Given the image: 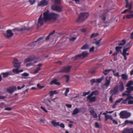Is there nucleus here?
<instances>
[{"label":"nucleus","mask_w":133,"mask_h":133,"mask_svg":"<svg viewBox=\"0 0 133 133\" xmlns=\"http://www.w3.org/2000/svg\"><path fill=\"white\" fill-rule=\"evenodd\" d=\"M112 78L111 77H109V78L107 77L106 78V82L104 84V85L108 87L110 83V82L111 79V78Z\"/></svg>","instance_id":"aec40b11"},{"label":"nucleus","mask_w":133,"mask_h":133,"mask_svg":"<svg viewBox=\"0 0 133 133\" xmlns=\"http://www.w3.org/2000/svg\"><path fill=\"white\" fill-rule=\"evenodd\" d=\"M35 2L36 1L35 0H34L33 1L31 0H29V2L30 3L31 5L34 4L35 3Z\"/></svg>","instance_id":"8fccbe9b"},{"label":"nucleus","mask_w":133,"mask_h":133,"mask_svg":"<svg viewBox=\"0 0 133 133\" xmlns=\"http://www.w3.org/2000/svg\"><path fill=\"white\" fill-rule=\"evenodd\" d=\"M132 3H128V4H127L126 3V5H125V7L126 8H128V7H129V8H130V7H131V9L132 8Z\"/></svg>","instance_id":"79ce46f5"},{"label":"nucleus","mask_w":133,"mask_h":133,"mask_svg":"<svg viewBox=\"0 0 133 133\" xmlns=\"http://www.w3.org/2000/svg\"><path fill=\"white\" fill-rule=\"evenodd\" d=\"M22 75L24 76H29V74L26 72H24L22 74Z\"/></svg>","instance_id":"3c124183"},{"label":"nucleus","mask_w":133,"mask_h":133,"mask_svg":"<svg viewBox=\"0 0 133 133\" xmlns=\"http://www.w3.org/2000/svg\"><path fill=\"white\" fill-rule=\"evenodd\" d=\"M126 88L127 90L125 92L123 93L122 94V96H129L131 95V91H133V86H130V87H127Z\"/></svg>","instance_id":"20e7f679"},{"label":"nucleus","mask_w":133,"mask_h":133,"mask_svg":"<svg viewBox=\"0 0 133 133\" xmlns=\"http://www.w3.org/2000/svg\"><path fill=\"white\" fill-rule=\"evenodd\" d=\"M65 105L68 108H71L72 107V105L71 104H66Z\"/></svg>","instance_id":"69168bd1"},{"label":"nucleus","mask_w":133,"mask_h":133,"mask_svg":"<svg viewBox=\"0 0 133 133\" xmlns=\"http://www.w3.org/2000/svg\"><path fill=\"white\" fill-rule=\"evenodd\" d=\"M91 114L94 118H97V114L93 110L90 111Z\"/></svg>","instance_id":"b1692460"},{"label":"nucleus","mask_w":133,"mask_h":133,"mask_svg":"<svg viewBox=\"0 0 133 133\" xmlns=\"http://www.w3.org/2000/svg\"><path fill=\"white\" fill-rule=\"evenodd\" d=\"M133 85V81L132 80L130 81L126 85L127 87H130L131 86V85Z\"/></svg>","instance_id":"c85d7f7f"},{"label":"nucleus","mask_w":133,"mask_h":133,"mask_svg":"<svg viewBox=\"0 0 133 133\" xmlns=\"http://www.w3.org/2000/svg\"><path fill=\"white\" fill-rule=\"evenodd\" d=\"M37 62L36 61H34L33 63H30L27 64L26 65V66H29L33 65L35 63H36Z\"/></svg>","instance_id":"58836bf2"},{"label":"nucleus","mask_w":133,"mask_h":133,"mask_svg":"<svg viewBox=\"0 0 133 133\" xmlns=\"http://www.w3.org/2000/svg\"><path fill=\"white\" fill-rule=\"evenodd\" d=\"M89 49V46L87 44L84 45L81 48V49Z\"/></svg>","instance_id":"c9c22d12"},{"label":"nucleus","mask_w":133,"mask_h":133,"mask_svg":"<svg viewBox=\"0 0 133 133\" xmlns=\"http://www.w3.org/2000/svg\"><path fill=\"white\" fill-rule=\"evenodd\" d=\"M118 85H116L114 88L113 90H111L110 92L112 94V95H116L118 92Z\"/></svg>","instance_id":"2eb2a0df"},{"label":"nucleus","mask_w":133,"mask_h":133,"mask_svg":"<svg viewBox=\"0 0 133 133\" xmlns=\"http://www.w3.org/2000/svg\"><path fill=\"white\" fill-rule=\"evenodd\" d=\"M88 54L89 53L87 51H84L82 52L81 54L76 55L75 56V58L76 59L78 57H80L83 58L87 56Z\"/></svg>","instance_id":"9d476101"},{"label":"nucleus","mask_w":133,"mask_h":133,"mask_svg":"<svg viewBox=\"0 0 133 133\" xmlns=\"http://www.w3.org/2000/svg\"><path fill=\"white\" fill-rule=\"evenodd\" d=\"M1 74L3 75L4 78L7 77L9 75H12V73L10 71L3 72L1 73Z\"/></svg>","instance_id":"4be33fe9"},{"label":"nucleus","mask_w":133,"mask_h":133,"mask_svg":"<svg viewBox=\"0 0 133 133\" xmlns=\"http://www.w3.org/2000/svg\"><path fill=\"white\" fill-rule=\"evenodd\" d=\"M119 115L121 118H127L130 116L131 114L126 111H123L120 112Z\"/></svg>","instance_id":"7ed1b4c3"},{"label":"nucleus","mask_w":133,"mask_h":133,"mask_svg":"<svg viewBox=\"0 0 133 133\" xmlns=\"http://www.w3.org/2000/svg\"><path fill=\"white\" fill-rule=\"evenodd\" d=\"M50 85H53L55 84L57 85H59L60 84V83L57 81V80L56 79H55L52 81L50 83Z\"/></svg>","instance_id":"5701e85b"},{"label":"nucleus","mask_w":133,"mask_h":133,"mask_svg":"<svg viewBox=\"0 0 133 133\" xmlns=\"http://www.w3.org/2000/svg\"><path fill=\"white\" fill-rule=\"evenodd\" d=\"M118 89V90L120 91H122L124 90V87L122 82L120 81L119 82Z\"/></svg>","instance_id":"4468645a"},{"label":"nucleus","mask_w":133,"mask_h":133,"mask_svg":"<svg viewBox=\"0 0 133 133\" xmlns=\"http://www.w3.org/2000/svg\"><path fill=\"white\" fill-rule=\"evenodd\" d=\"M54 4L55 5H59L61 3V0H55Z\"/></svg>","instance_id":"72a5a7b5"},{"label":"nucleus","mask_w":133,"mask_h":133,"mask_svg":"<svg viewBox=\"0 0 133 133\" xmlns=\"http://www.w3.org/2000/svg\"><path fill=\"white\" fill-rule=\"evenodd\" d=\"M69 89L68 88H66L65 92V96H67V93L69 92Z\"/></svg>","instance_id":"a18cd8bd"},{"label":"nucleus","mask_w":133,"mask_h":133,"mask_svg":"<svg viewBox=\"0 0 133 133\" xmlns=\"http://www.w3.org/2000/svg\"><path fill=\"white\" fill-rule=\"evenodd\" d=\"M91 85H92L94 83L96 82V81L95 79H93L90 81Z\"/></svg>","instance_id":"49530a36"},{"label":"nucleus","mask_w":133,"mask_h":133,"mask_svg":"<svg viewBox=\"0 0 133 133\" xmlns=\"http://www.w3.org/2000/svg\"><path fill=\"white\" fill-rule=\"evenodd\" d=\"M43 17H42V14H41L38 19L37 26L38 27L42 26L44 24V22L50 20L52 19H55L57 17L58 15L54 13L49 12V10L43 13Z\"/></svg>","instance_id":"f257e3e1"},{"label":"nucleus","mask_w":133,"mask_h":133,"mask_svg":"<svg viewBox=\"0 0 133 133\" xmlns=\"http://www.w3.org/2000/svg\"><path fill=\"white\" fill-rule=\"evenodd\" d=\"M103 78H98L96 79V82H97L99 83H100L101 81L103 80Z\"/></svg>","instance_id":"09e8293b"},{"label":"nucleus","mask_w":133,"mask_h":133,"mask_svg":"<svg viewBox=\"0 0 133 133\" xmlns=\"http://www.w3.org/2000/svg\"><path fill=\"white\" fill-rule=\"evenodd\" d=\"M80 30L81 31L83 32H85L87 31V30L85 29H81Z\"/></svg>","instance_id":"13d9d810"},{"label":"nucleus","mask_w":133,"mask_h":133,"mask_svg":"<svg viewBox=\"0 0 133 133\" xmlns=\"http://www.w3.org/2000/svg\"><path fill=\"white\" fill-rule=\"evenodd\" d=\"M13 63L14 67L19 68L20 67L21 62H19L17 58H15L14 59Z\"/></svg>","instance_id":"6e6552de"},{"label":"nucleus","mask_w":133,"mask_h":133,"mask_svg":"<svg viewBox=\"0 0 133 133\" xmlns=\"http://www.w3.org/2000/svg\"><path fill=\"white\" fill-rule=\"evenodd\" d=\"M122 133H133V128L130 129H125Z\"/></svg>","instance_id":"f3484780"},{"label":"nucleus","mask_w":133,"mask_h":133,"mask_svg":"<svg viewBox=\"0 0 133 133\" xmlns=\"http://www.w3.org/2000/svg\"><path fill=\"white\" fill-rule=\"evenodd\" d=\"M48 3V2L46 0H42L39 2L38 5V6H43L46 5Z\"/></svg>","instance_id":"f8f14e48"},{"label":"nucleus","mask_w":133,"mask_h":133,"mask_svg":"<svg viewBox=\"0 0 133 133\" xmlns=\"http://www.w3.org/2000/svg\"><path fill=\"white\" fill-rule=\"evenodd\" d=\"M41 108L45 112H48V111L46 109L43 107H41Z\"/></svg>","instance_id":"bf43d9fd"},{"label":"nucleus","mask_w":133,"mask_h":133,"mask_svg":"<svg viewBox=\"0 0 133 133\" xmlns=\"http://www.w3.org/2000/svg\"><path fill=\"white\" fill-rule=\"evenodd\" d=\"M33 27H28L26 26H23L21 29L17 28L12 30L13 31L16 30L19 31H29Z\"/></svg>","instance_id":"423d86ee"},{"label":"nucleus","mask_w":133,"mask_h":133,"mask_svg":"<svg viewBox=\"0 0 133 133\" xmlns=\"http://www.w3.org/2000/svg\"><path fill=\"white\" fill-rule=\"evenodd\" d=\"M25 85L24 84H23V85L21 87L18 86L17 87V89L18 90L21 89V88H23L25 87Z\"/></svg>","instance_id":"5fc2aeb1"},{"label":"nucleus","mask_w":133,"mask_h":133,"mask_svg":"<svg viewBox=\"0 0 133 133\" xmlns=\"http://www.w3.org/2000/svg\"><path fill=\"white\" fill-rule=\"evenodd\" d=\"M132 18V16H131V15H128L126 16V18L130 19Z\"/></svg>","instance_id":"6e6d98bb"},{"label":"nucleus","mask_w":133,"mask_h":133,"mask_svg":"<svg viewBox=\"0 0 133 133\" xmlns=\"http://www.w3.org/2000/svg\"><path fill=\"white\" fill-rule=\"evenodd\" d=\"M51 123L53 125L54 127H56L59 125V122H56V120H54L52 121Z\"/></svg>","instance_id":"393cba45"},{"label":"nucleus","mask_w":133,"mask_h":133,"mask_svg":"<svg viewBox=\"0 0 133 133\" xmlns=\"http://www.w3.org/2000/svg\"><path fill=\"white\" fill-rule=\"evenodd\" d=\"M37 87L40 89H42L44 87V86H41L39 84H38L37 85Z\"/></svg>","instance_id":"864d4df0"},{"label":"nucleus","mask_w":133,"mask_h":133,"mask_svg":"<svg viewBox=\"0 0 133 133\" xmlns=\"http://www.w3.org/2000/svg\"><path fill=\"white\" fill-rule=\"evenodd\" d=\"M123 100V99L122 98H121L118 100H117L115 102L117 104L118 103H120L121 101Z\"/></svg>","instance_id":"c03bdc74"},{"label":"nucleus","mask_w":133,"mask_h":133,"mask_svg":"<svg viewBox=\"0 0 133 133\" xmlns=\"http://www.w3.org/2000/svg\"><path fill=\"white\" fill-rule=\"evenodd\" d=\"M113 123L116 124H118V122L117 121H116L114 119H113L112 120Z\"/></svg>","instance_id":"774afa93"},{"label":"nucleus","mask_w":133,"mask_h":133,"mask_svg":"<svg viewBox=\"0 0 133 133\" xmlns=\"http://www.w3.org/2000/svg\"><path fill=\"white\" fill-rule=\"evenodd\" d=\"M79 112V110L78 109L76 108H75L73 111V112L72 113V115H76Z\"/></svg>","instance_id":"2f4dec72"},{"label":"nucleus","mask_w":133,"mask_h":133,"mask_svg":"<svg viewBox=\"0 0 133 133\" xmlns=\"http://www.w3.org/2000/svg\"><path fill=\"white\" fill-rule=\"evenodd\" d=\"M112 95H111V96H110V98H109V101L111 103H112L113 102V98H112Z\"/></svg>","instance_id":"4d7b16f0"},{"label":"nucleus","mask_w":133,"mask_h":133,"mask_svg":"<svg viewBox=\"0 0 133 133\" xmlns=\"http://www.w3.org/2000/svg\"><path fill=\"white\" fill-rule=\"evenodd\" d=\"M43 39V37H40L38 38L37 40L34 42L33 43V44L35 43L38 42V43L39 44H41V41H42Z\"/></svg>","instance_id":"cd10ccee"},{"label":"nucleus","mask_w":133,"mask_h":133,"mask_svg":"<svg viewBox=\"0 0 133 133\" xmlns=\"http://www.w3.org/2000/svg\"><path fill=\"white\" fill-rule=\"evenodd\" d=\"M50 96L51 97L53 96V95L54 94V93H53L52 92V91H50Z\"/></svg>","instance_id":"338daca9"},{"label":"nucleus","mask_w":133,"mask_h":133,"mask_svg":"<svg viewBox=\"0 0 133 133\" xmlns=\"http://www.w3.org/2000/svg\"><path fill=\"white\" fill-rule=\"evenodd\" d=\"M51 8L53 10L61 12L62 11V7L57 5H53L52 6Z\"/></svg>","instance_id":"9b49d317"},{"label":"nucleus","mask_w":133,"mask_h":133,"mask_svg":"<svg viewBox=\"0 0 133 133\" xmlns=\"http://www.w3.org/2000/svg\"><path fill=\"white\" fill-rule=\"evenodd\" d=\"M19 68H17V69H12V72L15 74H18L19 73Z\"/></svg>","instance_id":"f704fd0d"},{"label":"nucleus","mask_w":133,"mask_h":133,"mask_svg":"<svg viewBox=\"0 0 133 133\" xmlns=\"http://www.w3.org/2000/svg\"><path fill=\"white\" fill-rule=\"evenodd\" d=\"M129 101L128 102V103L130 104H133V99H128Z\"/></svg>","instance_id":"37998d69"},{"label":"nucleus","mask_w":133,"mask_h":133,"mask_svg":"<svg viewBox=\"0 0 133 133\" xmlns=\"http://www.w3.org/2000/svg\"><path fill=\"white\" fill-rule=\"evenodd\" d=\"M125 43V40L123 39L122 40L120 43L119 44L118 46H123L124 45Z\"/></svg>","instance_id":"473e14b6"},{"label":"nucleus","mask_w":133,"mask_h":133,"mask_svg":"<svg viewBox=\"0 0 133 133\" xmlns=\"http://www.w3.org/2000/svg\"><path fill=\"white\" fill-rule=\"evenodd\" d=\"M122 48V46H116L115 48L116 52H117L118 54L121 53V54L122 52L121 51V49Z\"/></svg>","instance_id":"412c9836"},{"label":"nucleus","mask_w":133,"mask_h":133,"mask_svg":"<svg viewBox=\"0 0 133 133\" xmlns=\"http://www.w3.org/2000/svg\"><path fill=\"white\" fill-rule=\"evenodd\" d=\"M16 89V87L15 86H12L10 87L7 89L8 91L10 93H13L14 91Z\"/></svg>","instance_id":"dca6fc26"},{"label":"nucleus","mask_w":133,"mask_h":133,"mask_svg":"<svg viewBox=\"0 0 133 133\" xmlns=\"http://www.w3.org/2000/svg\"><path fill=\"white\" fill-rule=\"evenodd\" d=\"M111 70H112V69H110L105 70L103 72V73L104 75H107Z\"/></svg>","instance_id":"c756f323"},{"label":"nucleus","mask_w":133,"mask_h":133,"mask_svg":"<svg viewBox=\"0 0 133 133\" xmlns=\"http://www.w3.org/2000/svg\"><path fill=\"white\" fill-rule=\"evenodd\" d=\"M76 37H72L70 38V39L71 41H73L76 39Z\"/></svg>","instance_id":"680f3d73"},{"label":"nucleus","mask_w":133,"mask_h":133,"mask_svg":"<svg viewBox=\"0 0 133 133\" xmlns=\"http://www.w3.org/2000/svg\"><path fill=\"white\" fill-rule=\"evenodd\" d=\"M99 91L97 90H96L92 92L90 94L91 95H99Z\"/></svg>","instance_id":"bb28decb"},{"label":"nucleus","mask_w":133,"mask_h":133,"mask_svg":"<svg viewBox=\"0 0 133 133\" xmlns=\"http://www.w3.org/2000/svg\"><path fill=\"white\" fill-rule=\"evenodd\" d=\"M94 46H92L90 49V52H92L94 51Z\"/></svg>","instance_id":"0e129e2a"},{"label":"nucleus","mask_w":133,"mask_h":133,"mask_svg":"<svg viewBox=\"0 0 133 133\" xmlns=\"http://www.w3.org/2000/svg\"><path fill=\"white\" fill-rule=\"evenodd\" d=\"M90 93V92L88 91V92H84L83 94V96H85L86 95L89 94Z\"/></svg>","instance_id":"603ef678"},{"label":"nucleus","mask_w":133,"mask_h":133,"mask_svg":"<svg viewBox=\"0 0 133 133\" xmlns=\"http://www.w3.org/2000/svg\"><path fill=\"white\" fill-rule=\"evenodd\" d=\"M128 99H132L133 100V97L131 95L127 96V97L122 102V103L124 104H126L128 100Z\"/></svg>","instance_id":"6ab92c4d"},{"label":"nucleus","mask_w":133,"mask_h":133,"mask_svg":"<svg viewBox=\"0 0 133 133\" xmlns=\"http://www.w3.org/2000/svg\"><path fill=\"white\" fill-rule=\"evenodd\" d=\"M3 34L5 37L8 39L12 37L14 35L12 30H8L6 31V34Z\"/></svg>","instance_id":"1a4fd4ad"},{"label":"nucleus","mask_w":133,"mask_h":133,"mask_svg":"<svg viewBox=\"0 0 133 133\" xmlns=\"http://www.w3.org/2000/svg\"><path fill=\"white\" fill-rule=\"evenodd\" d=\"M92 96L90 94L87 96V99L89 100L90 102H94L96 100V97H92Z\"/></svg>","instance_id":"ddd939ff"},{"label":"nucleus","mask_w":133,"mask_h":133,"mask_svg":"<svg viewBox=\"0 0 133 133\" xmlns=\"http://www.w3.org/2000/svg\"><path fill=\"white\" fill-rule=\"evenodd\" d=\"M113 75L117 77H119L120 76L119 75V73L118 72L114 73Z\"/></svg>","instance_id":"de8ad7c7"},{"label":"nucleus","mask_w":133,"mask_h":133,"mask_svg":"<svg viewBox=\"0 0 133 133\" xmlns=\"http://www.w3.org/2000/svg\"><path fill=\"white\" fill-rule=\"evenodd\" d=\"M55 30H54L52 32H51L49 34V35L51 36V38H52L54 37V36H55L54 35L55 33Z\"/></svg>","instance_id":"e433bc0d"},{"label":"nucleus","mask_w":133,"mask_h":133,"mask_svg":"<svg viewBox=\"0 0 133 133\" xmlns=\"http://www.w3.org/2000/svg\"><path fill=\"white\" fill-rule=\"evenodd\" d=\"M60 127L62 128H64L65 127L63 123H61L59 125Z\"/></svg>","instance_id":"052dcab7"},{"label":"nucleus","mask_w":133,"mask_h":133,"mask_svg":"<svg viewBox=\"0 0 133 133\" xmlns=\"http://www.w3.org/2000/svg\"><path fill=\"white\" fill-rule=\"evenodd\" d=\"M64 77H65L66 79V82L68 83L70 77L69 75H66L64 76Z\"/></svg>","instance_id":"4c0bfd02"},{"label":"nucleus","mask_w":133,"mask_h":133,"mask_svg":"<svg viewBox=\"0 0 133 133\" xmlns=\"http://www.w3.org/2000/svg\"><path fill=\"white\" fill-rule=\"evenodd\" d=\"M36 58V57L34 56H32L31 57H28L25 59L24 60L25 63H27L30 61H32L35 60Z\"/></svg>","instance_id":"a211bd4d"},{"label":"nucleus","mask_w":133,"mask_h":133,"mask_svg":"<svg viewBox=\"0 0 133 133\" xmlns=\"http://www.w3.org/2000/svg\"><path fill=\"white\" fill-rule=\"evenodd\" d=\"M95 126L96 128H98L99 127V124L97 122L95 123Z\"/></svg>","instance_id":"e2e57ef3"},{"label":"nucleus","mask_w":133,"mask_h":133,"mask_svg":"<svg viewBox=\"0 0 133 133\" xmlns=\"http://www.w3.org/2000/svg\"><path fill=\"white\" fill-rule=\"evenodd\" d=\"M89 15L88 12H81L79 15V17L76 21L77 23H80L85 20Z\"/></svg>","instance_id":"f03ea898"},{"label":"nucleus","mask_w":133,"mask_h":133,"mask_svg":"<svg viewBox=\"0 0 133 133\" xmlns=\"http://www.w3.org/2000/svg\"><path fill=\"white\" fill-rule=\"evenodd\" d=\"M131 10V7L130 8H129L128 9H125L122 12V14H123L126 13L128 11H130Z\"/></svg>","instance_id":"a19ab883"},{"label":"nucleus","mask_w":133,"mask_h":133,"mask_svg":"<svg viewBox=\"0 0 133 133\" xmlns=\"http://www.w3.org/2000/svg\"><path fill=\"white\" fill-rule=\"evenodd\" d=\"M131 48V46H129L127 48H124L123 49V51L121 52V54L124 57V59L125 60L127 59V56H128L129 55V52H127V51L128 50L130 49Z\"/></svg>","instance_id":"39448f33"},{"label":"nucleus","mask_w":133,"mask_h":133,"mask_svg":"<svg viewBox=\"0 0 133 133\" xmlns=\"http://www.w3.org/2000/svg\"><path fill=\"white\" fill-rule=\"evenodd\" d=\"M41 68L39 67H38L36 69L34 72V73H37L40 70Z\"/></svg>","instance_id":"ea45409f"},{"label":"nucleus","mask_w":133,"mask_h":133,"mask_svg":"<svg viewBox=\"0 0 133 133\" xmlns=\"http://www.w3.org/2000/svg\"><path fill=\"white\" fill-rule=\"evenodd\" d=\"M99 35V34L98 33H93L92 34L90 37V38H92L94 37H96Z\"/></svg>","instance_id":"7c9ffc66"},{"label":"nucleus","mask_w":133,"mask_h":133,"mask_svg":"<svg viewBox=\"0 0 133 133\" xmlns=\"http://www.w3.org/2000/svg\"><path fill=\"white\" fill-rule=\"evenodd\" d=\"M121 76L122 79L124 80H126L128 78V76L125 73L122 74Z\"/></svg>","instance_id":"a878e982"},{"label":"nucleus","mask_w":133,"mask_h":133,"mask_svg":"<svg viewBox=\"0 0 133 133\" xmlns=\"http://www.w3.org/2000/svg\"><path fill=\"white\" fill-rule=\"evenodd\" d=\"M71 68V66H64L61 68L59 72L68 73L69 72Z\"/></svg>","instance_id":"0eeeda50"}]
</instances>
